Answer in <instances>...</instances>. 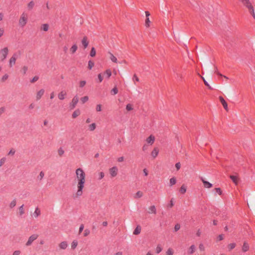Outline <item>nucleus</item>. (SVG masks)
<instances>
[{
  "mask_svg": "<svg viewBox=\"0 0 255 255\" xmlns=\"http://www.w3.org/2000/svg\"><path fill=\"white\" fill-rule=\"evenodd\" d=\"M75 181L76 183H82L86 184V174L84 170L82 168H78L75 170Z\"/></svg>",
  "mask_w": 255,
  "mask_h": 255,
  "instance_id": "nucleus-1",
  "label": "nucleus"
},
{
  "mask_svg": "<svg viewBox=\"0 0 255 255\" xmlns=\"http://www.w3.org/2000/svg\"><path fill=\"white\" fill-rule=\"evenodd\" d=\"M86 184L82 183H76V189L74 194V196L78 198L81 197L84 194Z\"/></svg>",
  "mask_w": 255,
  "mask_h": 255,
  "instance_id": "nucleus-2",
  "label": "nucleus"
},
{
  "mask_svg": "<svg viewBox=\"0 0 255 255\" xmlns=\"http://www.w3.org/2000/svg\"><path fill=\"white\" fill-rule=\"evenodd\" d=\"M28 21V14L27 13L23 12L20 15L19 20L18 24L20 27H24L27 24Z\"/></svg>",
  "mask_w": 255,
  "mask_h": 255,
  "instance_id": "nucleus-3",
  "label": "nucleus"
},
{
  "mask_svg": "<svg viewBox=\"0 0 255 255\" xmlns=\"http://www.w3.org/2000/svg\"><path fill=\"white\" fill-rule=\"evenodd\" d=\"M18 57V53H13L10 57L8 61V66L9 68H12L15 65Z\"/></svg>",
  "mask_w": 255,
  "mask_h": 255,
  "instance_id": "nucleus-4",
  "label": "nucleus"
},
{
  "mask_svg": "<svg viewBox=\"0 0 255 255\" xmlns=\"http://www.w3.org/2000/svg\"><path fill=\"white\" fill-rule=\"evenodd\" d=\"M9 53V49L7 47H4L0 49V60L4 61L7 57Z\"/></svg>",
  "mask_w": 255,
  "mask_h": 255,
  "instance_id": "nucleus-5",
  "label": "nucleus"
},
{
  "mask_svg": "<svg viewBox=\"0 0 255 255\" xmlns=\"http://www.w3.org/2000/svg\"><path fill=\"white\" fill-rule=\"evenodd\" d=\"M109 174L112 178H114L118 174L119 169L117 166H113L109 169Z\"/></svg>",
  "mask_w": 255,
  "mask_h": 255,
  "instance_id": "nucleus-6",
  "label": "nucleus"
},
{
  "mask_svg": "<svg viewBox=\"0 0 255 255\" xmlns=\"http://www.w3.org/2000/svg\"><path fill=\"white\" fill-rule=\"evenodd\" d=\"M38 235L37 234L32 235L29 237L27 242L25 244V245L27 247L30 246L33 243V242L36 240L38 238Z\"/></svg>",
  "mask_w": 255,
  "mask_h": 255,
  "instance_id": "nucleus-7",
  "label": "nucleus"
},
{
  "mask_svg": "<svg viewBox=\"0 0 255 255\" xmlns=\"http://www.w3.org/2000/svg\"><path fill=\"white\" fill-rule=\"evenodd\" d=\"M45 93V90L43 89H41L37 90L35 93V100L39 101L41 99Z\"/></svg>",
  "mask_w": 255,
  "mask_h": 255,
  "instance_id": "nucleus-8",
  "label": "nucleus"
},
{
  "mask_svg": "<svg viewBox=\"0 0 255 255\" xmlns=\"http://www.w3.org/2000/svg\"><path fill=\"white\" fill-rule=\"evenodd\" d=\"M58 247L60 250H65L68 248V244L67 241H62L58 244Z\"/></svg>",
  "mask_w": 255,
  "mask_h": 255,
  "instance_id": "nucleus-9",
  "label": "nucleus"
},
{
  "mask_svg": "<svg viewBox=\"0 0 255 255\" xmlns=\"http://www.w3.org/2000/svg\"><path fill=\"white\" fill-rule=\"evenodd\" d=\"M79 101V98L77 96H75L72 100L71 102L70 103V107L71 109L75 108Z\"/></svg>",
  "mask_w": 255,
  "mask_h": 255,
  "instance_id": "nucleus-10",
  "label": "nucleus"
},
{
  "mask_svg": "<svg viewBox=\"0 0 255 255\" xmlns=\"http://www.w3.org/2000/svg\"><path fill=\"white\" fill-rule=\"evenodd\" d=\"M147 213L149 214L155 215L157 213L156 207L154 205H151L148 207Z\"/></svg>",
  "mask_w": 255,
  "mask_h": 255,
  "instance_id": "nucleus-11",
  "label": "nucleus"
},
{
  "mask_svg": "<svg viewBox=\"0 0 255 255\" xmlns=\"http://www.w3.org/2000/svg\"><path fill=\"white\" fill-rule=\"evenodd\" d=\"M159 151V150L157 147L153 148V150L151 152V156L152 158L155 159L158 156Z\"/></svg>",
  "mask_w": 255,
  "mask_h": 255,
  "instance_id": "nucleus-12",
  "label": "nucleus"
},
{
  "mask_svg": "<svg viewBox=\"0 0 255 255\" xmlns=\"http://www.w3.org/2000/svg\"><path fill=\"white\" fill-rule=\"evenodd\" d=\"M41 214V211L38 207L36 208L34 212L32 214V217L34 218H37Z\"/></svg>",
  "mask_w": 255,
  "mask_h": 255,
  "instance_id": "nucleus-13",
  "label": "nucleus"
},
{
  "mask_svg": "<svg viewBox=\"0 0 255 255\" xmlns=\"http://www.w3.org/2000/svg\"><path fill=\"white\" fill-rule=\"evenodd\" d=\"M155 139V136L151 134L146 139V141L149 144L152 145L154 143Z\"/></svg>",
  "mask_w": 255,
  "mask_h": 255,
  "instance_id": "nucleus-14",
  "label": "nucleus"
},
{
  "mask_svg": "<svg viewBox=\"0 0 255 255\" xmlns=\"http://www.w3.org/2000/svg\"><path fill=\"white\" fill-rule=\"evenodd\" d=\"M143 196V193L141 191H137L134 195L133 198L138 199L141 198Z\"/></svg>",
  "mask_w": 255,
  "mask_h": 255,
  "instance_id": "nucleus-15",
  "label": "nucleus"
},
{
  "mask_svg": "<svg viewBox=\"0 0 255 255\" xmlns=\"http://www.w3.org/2000/svg\"><path fill=\"white\" fill-rule=\"evenodd\" d=\"M82 44L84 47V48L85 49L87 47L88 44H89V41L88 40V38L86 36H84L82 41H81Z\"/></svg>",
  "mask_w": 255,
  "mask_h": 255,
  "instance_id": "nucleus-16",
  "label": "nucleus"
},
{
  "mask_svg": "<svg viewBox=\"0 0 255 255\" xmlns=\"http://www.w3.org/2000/svg\"><path fill=\"white\" fill-rule=\"evenodd\" d=\"M66 95V92L64 91H62L58 94V97L59 100H63L65 98Z\"/></svg>",
  "mask_w": 255,
  "mask_h": 255,
  "instance_id": "nucleus-17",
  "label": "nucleus"
},
{
  "mask_svg": "<svg viewBox=\"0 0 255 255\" xmlns=\"http://www.w3.org/2000/svg\"><path fill=\"white\" fill-rule=\"evenodd\" d=\"M49 29V25L47 23L42 24L40 26V30L46 32Z\"/></svg>",
  "mask_w": 255,
  "mask_h": 255,
  "instance_id": "nucleus-18",
  "label": "nucleus"
},
{
  "mask_svg": "<svg viewBox=\"0 0 255 255\" xmlns=\"http://www.w3.org/2000/svg\"><path fill=\"white\" fill-rule=\"evenodd\" d=\"M201 180L202 182L203 183L204 186L205 188H210L212 187V184L210 183V182L206 181L204 179L202 178Z\"/></svg>",
  "mask_w": 255,
  "mask_h": 255,
  "instance_id": "nucleus-19",
  "label": "nucleus"
},
{
  "mask_svg": "<svg viewBox=\"0 0 255 255\" xmlns=\"http://www.w3.org/2000/svg\"><path fill=\"white\" fill-rule=\"evenodd\" d=\"M219 99L225 109L228 111V104L224 98L222 97H220Z\"/></svg>",
  "mask_w": 255,
  "mask_h": 255,
  "instance_id": "nucleus-20",
  "label": "nucleus"
},
{
  "mask_svg": "<svg viewBox=\"0 0 255 255\" xmlns=\"http://www.w3.org/2000/svg\"><path fill=\"white\" fill-rule=\"evenodd\" d=\"M196 251V247L194 245H192L188 249V253L192 255L195 253Z\"/></svg>",
  "mask_w": 255,
  "mask_h": 255,
  "instance_id": "nucleus-21",
  "label": "nucleus"
},
{
  "mask_svg": "<svg viewBox=\"0 0 255 255\" xmlns=\"http://www.w3.org/2000/svg\"><path fill=\"white\" fill-rule=\"evenodd\" d=\"M28 70V66L26 65H24L21 67L20 72L22 75H24L26 74Z\"/></svg>",
  "mask_w": 255,
  "mask_h": 255,
  "instance_id": "nucleus-22",
  "label": "nucleus"
},
{
  "mask_svg": "<svg viewBox=\"0 0 255 255\" xmlns=\"http://www.w3.org/2000/svg\"><path fill=\"white\" fill-rule=\"evenodd\" d=\"M242 3L246 6L248 8L252 6L249 0H240Z\"/></svg>",
  "mask_w": 255,
  "mask_h": 255,
  "instance_id": "nucleus-23",
  "label": "nucleus"
},
{
  "mask_svg": "<svg viewBox=\"0 0 255 255\" xmlns=\"http://www.w3.org/2000/svg\"><path fill=\"white\" fill-rule=\"evenodd\" d=\"M174 253L175 252L174 249L170 247L166 250L165 252V255H174Z\"/></svg>",
  "mask_w": 255,
  "mask_h": 255,
  "instance_id": "nucleus-24",
  "label": "nucleus"
},
{
  "mask_svg": "<svg viewBox=\"0 0 255 255\" xmlns=\"http://www.w3.org/2000/svg\"><path fill=\"white\" fill-rule=\"evenodd\" d=\"M81 114V112L79 109H76L74 111L72 115V118L73 119H75Z\"/></svg>",
  "mask_w": 255,
  "mask_h": 255,
  "instance_id": "nucleus-25",
  "label": "nucleus"
},
{
  "mask_svg": "<svg viewBox=\"0 0 255 255\" xmlns=\"http://www.w3.org/2000/svg\"><path fill=\"white\" fill-rule=\"evenodd\" d=\"M78 49V46L76 44H74L70 48V52L72 54H74Z\"/></svg>",
  "mask_w": 255,
  "mask_h": 255,
  "instance_id": "nucleus-26",
  "label": "nucleus"
},
{
  "mask_svg": "<svg viewBox=\"0 0 255 255\" xmlns=\"http://www.w3.org/2000/svg\"><path fill=\"white\" fill-rule=\"evenodd\" d=\"M78 242L74 240L71 243V249L72 250H74L78 246Z\"/></svg>",
  "mask_w": 255,
  "mask_h": 255,
  "instance_id": "nucleus-27",
  "label": "nucleus"
},
{
  "mask_svg": "<svg viewBox=\"0 0 255 255\" xmlns=\"http://www.w3.org/2000/svg\"><path fill=\"white\" fill-rule=\"evenodd\" d=\"M97 125L96 123H93L88 126V130L90 131H93L96 128Z\"/></svg>",
  "mask_w": 255,
  "mask_h": 255,
  "instance_id": "nucleus-28",
  "label": "nucleus"
},
{
  "mask_svg": "<svg viewBox=\"0 0 255 255\" xmlns=\"http://www.w3.org/2000/svg\"><path fill=\"white\" fill-rule=\"evenodd\" d=\"M35 5V3L33 1H30L27 4V8L28 10H31Z\"/></svg>",
  "mask_w": 255,
  "mask_h": 255,
  "instance_id": "nucleus-29",
  "label": "nucleus"
},
{
  "mask_svg": "<svg viewBox=\"0 0 255 255\" xmlns=\"http://www.w3.org/2000/svg\"><path fill=\"white\" fill-rule=\"evenodd\" d=\"M109 58L110 59V60L112 62H113L115 63H118L117 58L111 52H109Z\"/></svg>",
  "mask_w": 255,
  "mask_h": 255,
  "instance_id": "nucleus-30",
  "label": "nucleus"
},
{
  "mask_svg": "<svg viewBox=\"0 0 255 255\" xmlns=\"http://www.w3.org/2000/svg\"><path fill=\"white\" fill-rule=\"evenodd\" d=\"M141 227L139 226H137L136 227V228L134 229V230L133 232V235H139L141 232Z\"/></svg>",
  "mask_w": 255,
  "mask_h": 255,
  "instance_id": "nucleus-31",
  "label": "nucleus"
},
{
  "mask_svg": "<svg viewBox=\"0 0 255 255\" xmlns=\"http://www.w3.org/2000/svg\"><path fill=\"white\" fill-rule=\"evenodd\" d=\"M24 213V205H22L18 208V214L19 216H22Z\"/></svg>",
  "mask_w": 255,
  "mask_h": 255,
  "instance_id": "nucleus-32",
  "label": "nucleus"
},
{
  "mask_svg": "<svg viewBox=\"0 0 255 255\" xmlns=\"http://www.w3.org/2000/svg\"><path fill=\"white\" fill-rule=\"evenodd\" d=\"M230 178L235 184H238V177L237 176L231 175Z\"/></svg>",
  "mask_w": 255,
  "mask_h": 255,
  "instance_id": "nucleus-33",
  "label": "nucleus"
},
{
  "mask_svg": "<svg viewBox=\"0 0 255 255\" xmlns=\"http://www.w3.org/2000/svg\"><path fill=\"white\" fill-rule=\"evenodd\" d=\"M249 245L246 243H244L243 246L242 247V251L244 252H246L249 250Z\"/></svg>",
  "mask_w": 255,
  "mask_h": 255,
  "instance_id": "nucleus-34",
  "label": "nucleus"
},
{
  "mask_svg": "<svg viewBox=\"0 0 255 255\" xmlns=\"http://www.w3.org/2000/svg\"><path fill=\"white\" fill-rule=\"evenodd\" d=\"M248 9H249V11L250 12V13L252 15L254 18L255 19V13L254 8L253 6L252 5V6L249 7L248 8Z\"/></svg>",
  "mask_w": 255,
  "mask_h": 255,
  "instance_id": "nucleus-35",
  "label": "nucleus"
},
{
  "mask_svg": "<svg viewBox=\"0 0 255 255\" xmlns=\"http://www.w3.org/2000/svg\"><path fill=\"white\" fill-rule=\"evenodd\" d=\"M186 186L184 185H182L180 189V192L181 194H183L186 192Z\"/></svg>",
  "mask_w": 255,
  "mask_h": 255,
  "instance_id": "nucleus-36",
  "label": "nucleus"
},
{
  "mask_svg": "<svg viewBox=\"0 0 255 255\" xmlns=\"http://www.w3.org/2000/svg\"><path fill=\"white\" fill-rule=\"evenodd\" d=\"M162 250V248L160 245H158L155 248V252L157 254L160 253Z\"/></svg>",
  "mask_w": 255,
  "mask_h": 255,
  "instance_id": "nucleus-37",
  "label": "nucleus"
},
{
  "mask_svg": "<svg viewBox=\"0 0 255 255\" xmlns=\"http://www.w3.org/2000/svg\"><path fill=\"white\" fill-rule=\"evenodd\" d=\"M176 183V179L175 177H172V178H170V179L169 180V183H170V186L175 184Z\"/></svg>",
  "mask_w": 255,
  "mask_h": 255,
  "instance_id": "nucleus-38",
  "label": "nucleus"
},
{
  "mask_svg": "<svg viewBox=\"0 0 255 255\" xmlns=\"http://www.w3.org/2000/svg\"><path fill=\"white\" fill-rule=\"evenodd\" d=\"M57 152L59 156H62L65 152L64 150L61 147L58 149Z\"/></svg>",
  "mask_w": 255,
  "mask_h": 255,
  "instance_id": "nucleus-39",
  "label": "nucleus"
},
{
  "mask_svg": "<svg viewBox=\"0 0 255 255\" xmlns=\"http://www.w3.org/2000/svg\"><path fill=\"white\" fill-rule=\"evenodd\" d=\"M81 102L82 104H84L86 103L89 100V97L88 96H84L83 97H82L80 99Z\"/></svg>",
  "mask_w": 255,
  "mask_h": 255,
  "instance_id": "nucleus-40",
  "label": "nucleus"
},
{
  "mask_svg": "<svg viewBox=\"0 0 255 255\" xmlns=\"http://www.w3.org/2000/svg\"><path fill=\"white\" fill-rule=\"evenodd\" d=\"M95 63L93 61L90 60L88 62V68L91 70L94 66Z\"/></svg>",
  "mask_w": 255,
  "mask_h": 255,
  "instance_id": "nucleus-41",
  "label": "nucleus"
},
{
  "mask_svg": "<svg viewBox=\"0 0 255 255\" xmlns=\"http://www.w3.org/2000/svg\"><path fill=\"white\" fill-rule=\"evenodd\" d=\"M38 79L39 77L37 76H35L30 80V82L31 83H34L36 82H37L38 80Z\"/></svg>",
  "mask_w": 255,
  "mask_h": 255,
  "instance_id": "nucleus-42",
  "label": "nucleus"
},
{
  "mask_svg": "<svg viewBox=\"0 0 255 255\" xmlns=\"http://www.w3.org/2000/svg\"><path fill=\"white\" fill-rule=\"evenodd\" d=\"M236 245L235 243H231L228 245V248L230 251H231L233 249H234L236 247Z\"/></svg>",
  "mask_w": 255,
  "mask_h": 255,
  "instance_id": "nucleus-43",
  "label": "nucleus"
},
{
  "mask_svg": "<svg viewBox=\"0 0 255 255\" xmlns=\"http://www.w3.org/2000/svg\"><path fill=\"white\" fill-rule=\"evenodd\" d=\"M6 158L2 157L0 159V167H1L6 162Z\"/></svg>",
  "mask_w": 255,
  "mask_h": 255,
  "instance_id": "nucleus-44",
  "label": "nucleus"
},
{
  "mask_svg": "<svg viewBox=\"0 0 255 255\" xmlns=\"http://www.w3.org/2000/svg\"><path fill=\"white\" fill-rule=\"evenodd\" d=\"M105 74H106L107 78H109L112 75V72L110 69H107L105 72Z\"/></svg>",
  "mask_w": 255,
  "mask_h": 255,
  "instance_id": "nucleus-45",
  "label": "nucleus"
},
{
  "mask_svg": "<svg viewBox=\"0 0 255 255\" xmlns=\"http://www.w3.org/2000/svg\"><path fill=\"white\" fill-rule=\"evenodd\" d=\"M16 204V201L15 200H12L9 204V207L10 208H13L15 206Z\"/></svg>",
  "mask_w": 255,
  "mask_h": 255,
  "instance_id": "nucleus-46",
  "label": "nucleus"
},
{
  "mask_svg": "<svg viewBox=\"0 0 255 255\" xmlns=\"http://www.w3.org/2000/svg\"><path fill=\"white\" fill-rule=\"evenodd\" d=\"M96 50L94 47H92L90 52V56L91 57H94L96 55Z\"/></svg>",
  "mask_w": 255,
  "mask_h": 255,
  "instance_id": "nucleus-47",
  "label": "nucleus"
},
{
  "mask_svg": "<svg viewBox=\"0 0 255 255\" xmlns=\"http://www.w3.org/2000/svg\"><path fill=\"white\" fill-rule=\"evenodd\" d=\"M199 249L201 252L205 251V247L204 245L202 243H201V244H199Z\"/></svg>",
  "mask_w": 255,
  "mask_h": 255,
  "instance_id": "nucleus-48",
  "label": "nucleus"
},
{
  "mask_svg": "<svg viewBox=\"0 0 255 255\" xmlns=\"http://www.w3.org/2000/svg\"><path fill=\"white\" fill-rule=\"evenodd\" d=\"M105 176V174L103 172H100L98 173V179L101 180Z\"/></svg>",
  "mask_w": 255,
  "mask_h": 255,
  "instance_id": "nucleus-49",
  "label": "nucleus"
},
{
  "mask_svg": "<svg viewBox=\"0 0 255 255\" xmlns=\"http://www.w3.org/2000/svg\"><path fill=\"white\" fill-rule=\"evenodd\" d=\"M8 78V75L7 74L3 75L1 78V81L2 82H5Z\"/></svg>",
  "mask_w": 255,
  "mask_h": 255,
  "instance_id": "nucleus-50",
  "label": "nucleus"
},
{
  "mask_svg": "<svg viewBox=\"0 0 255 255\" xmlns=\"http://www.w3.org/2000/svg\"><path fill=\"white\" fill-rule=\"evenodd\" d=\"M118 93V90L117 87H114L112 90H111V93L112 95H115L117 94Z\"/></svg>",
  "mask_w": 255,
  "mask_h": 255,
  "instance_id": "nucleus-51",
  "label": "nucleus"
},
{
  "mask_svg": "<svg viewBox=\"0 0 255 255\" xmlns=\"http://www.w3.org/2000/svg\"><path fill=\"white\" fill-rule=\"evenodd\" d=\"M102 106L101 104H98L96 107L97 112H101L102 111Z\"/></svg>",
  "mask_w": 255,
  "mask_h": 255,
  "instance_id": "nucleus-52",
  "label": "nucleus"
},
{
  "mask_svg": "<svg viewBox=\"0 0 255 255\" xmlns=\"http://www.w3.org/2000/svg\"><path fill=\"white\" fill-rule=\"evenodd\" d=\"M132 109H133V108H132V105L128 104L127 105L126 110L128 111H130L132 110Z\"/></svg>",
  "mask_w": 255,
  "mask_h": 255,
  "instance_id": "nucleus-53",
  "label": "nucleus"
},
{
  "mask_svg": "<svg viewBox=\"0 0 255 255\" xmlns=\"http://www.w3.org/2000/svg\"><path fill=\"white\" fill-rule=\"evenodd\" d=\"M132 80L135 83V82H139V79L136 74H134L133 76Z\"/></svg>",
  "mask_w": 255,
  "mask_h": 255,
  "instance_id": "nucleus-54",
  "label": "nucleus"
},
{
  "mask_svg": "<svg viewBox=\"0 0 255 255\" xmlns=\"http://www.w3.org/2000/svg\"><path fill=\"white\" fill-rule=\"evenodd\" d=\"M86 84V82L85 81H80L79 82V86L81 88L84 87Z\"/></svg>",
  "mask_w": 255,
  "mask_h": 255,
  "instance_id": "nucleus-55",
  "label": "nucleus"
},
{
  "mask_svg": "<svg viewBox=\"0 0 255 255\" xmlns=\"http://www.w3.org/2000/svg\"><path fill=\"white\" fill-rule=\"evenodd\" d=\"M224 236L223 235H222V234L220 235L217 237V241H222L224 239Z\"/></svg>",
  "mask_w": 255,
  "mask_h": 255,
  "instance_id": "nucleus-56",
  "label": "nucleus"
},
{
  "mask_svg": "<svg viewBox=\"0 0 255 255\" xmlns=\"http://www.w3.org/2000/svg\"><path fill=\"white\" fill-rule=\"evenodd\" d=\"M98 80H99V83H101L103 81V77L102 75V74H99L98 75Z\"/></svg>",
  "mask_w": 255,
  "mask_h": 255,
  "instance_id": "nucleus-57",
  "label": "nucleus"
},
{
  "mask_svg": "<svg viewBox=\"0 0 255 255\" xmlns=\"http://www.w3.org/2000/svg\"><path fill=\"white\" fill-rule=\"evenodd\" d=\"M5 111V108L1 107L0 108V116L2 115Z\"/></svg>",
  "mask_w": 255,
  "mask_h": 255,
  "instance_id": "nucleus-58",
  "label": "nucleus"
},
{
  "mask_svg": "<svg viewBox=\"0 0 255 255\" xmlns=\"http://www.w3.org/2000/svg\"><path fill=\"white\" fill-rule=\"evenodd\" d=\"M4 34V29L3 28H0V38Z\"/></svg>",
  "mask_w": 255,
  "mask_h": 255,
  "instance_id": "nucleus-59",
  "label": "nucleus"
},
{
  "mask_svg": "<svg viewBox=\"0 0 255 255\" xmlns=\"http://www.w3.org/2000/svg\"><path fill=\"white\" fill-rule=\"evenodd\" d=\"M150 23V21L149 20V18L148 17H147L145 20V26L147 27H149Z\"/></svg>",
  "mask_w": 255,
  "mask_h": 255,
  "instance_id": "nucleus-60",
  "label": "nucleus"
},
{
  "mask_svg": "<svg viewBox=\"0 0 255 255\" xmlns=\"http://www.w3.org/2000/svg\"><path fill=\"white\" fill-rule=\"evenodd\" d=\"M15 153V150L13 149H11L8 153L9 155H13Z\"/></svg>",
  "mask_w": 255,
  "mask_h": 255,
  "instance_id": "nucleus-61",
  "label": "nucleus"
},
{
  "mask_svg": "<svg viewBox=\"0 0 255 255\" xmlns=\"http://www.w3.org/2000/svg\"><path fill=\"white\" fill-rule=\"evenodd\" d=\"M21 254V252L19 250H16L14 251L12 253V255H20Z\"/></svg>",
  "mask_w": 255,
  "mask_h": 255,
  "instance_id": "nucleus-62",
  "label": "nucleus"
},
{
  "mask_svg": "<svg viewBox=\"0 0 255 255\" xmlns=\"http://www.w3.org/2000/svg\"><path fill=\"white\" fill-rule=\"evenodd\" d=\"M180 228V226L179 224H176L174 226V230L175 232L178 231Z\"/></svg>",
  "mask_w": 255,
  "mask_h": 255,
  "instance_id": "nucleus-63",
  "label": "nucleus"
},
{
  "mask_svg": "<svg viewBox=\"0 0 255 255\" xmlns=\"http://www.w3.org/2000/svg\"><path fill=\"white\" fill-rule=\"evenodd\" d=\"M125 158L123 156H121L117 159V161L119 162H122L124 161Z\"/></svg>",
  "mask_w": 255,
  "mask_h": 255,
  "instance_id": "nucleus-64",
  "label": "nucleus"
}]
</instances>
